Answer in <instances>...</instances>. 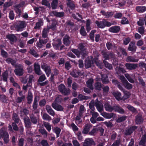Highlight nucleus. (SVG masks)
I'll return each mask as SVG.
<instances>
[{"label": "nucleus", "mask_w": 146, "mask_h": 146, "mask_svg": "<svg viewBox=\"0 0 146 146\" xmlns=\"http://www.w3.org/2000/svg\"><path fill=\"white\" fill-rule=\"evenodd\" d=\"M137 126L135 125L130 127L126 129L125 131V134L126 135H131L133 131L137 129Z\"/></svg>", "instance_id": "6"}, {"label": "nucleus", "mask_w": 146, "mask_h": 146, "mask_svg": "<svg viewBox=\"0 0 146 146\" xmlns=\"http://www.w3.org/2000/svg\"><path fill=\"white\" fill-rule=\"evenodd\" d=\"M125 66L127 69L132 70L136 69L138 67V64H137L126 63L125 64Z\"/></svg>", "instance_id": "10"}, {"label": "nucleus", "mask_w": 146, "mask_h": 146, "mask_svg": "<svg viewBox=\"0 0 146 146\" xmlns=\"http://www.w3.org/2000/svg\"><path fill=\"white\" fill-rule=\"evenodd\" d=\"M92 127V125L91 124H86L83 129L82 133L83 134H87L89 132L90 129Z\"/></svg>", "instance_id": "16"}, {"label": "nucleus", "mask_w": 146, "mask_h": 146, "mask_svg": "<svg viewBox=\"0 0 146 146\" xmlns=\"http://www.w3.org/2000/svg\"><path fill=\"white\" fill-rule=\"evenodd\" d=\"M73 53L75 54L78 57H80V56L81 54L80 51L78 49L74 48H72L70 50Z\"/></svg>", "instance_id": "53"}, {"label": "nucleus", "mask_w": 146, "mask_h": 146, "mask_svg": "<svg viewBox=\"0 0 146 146\" xmlns=\"http://www.w3.org/2000/svg\"><path fill=\"white\" fill-rule=\"evenodd\" d=\"M83 43H80L78 44L79 49L80 50V53L82 56L84 57L87 55L86 49Z\"/></svg>", "instance_id": "5"}, {"label": "nucleus", "mask_w": 146, "mask_h": 146, "mask_svg": "<svg viewBox=\"0 0 146 146\" xmlns=\"http://www.w3.org/2000/svg\"><path fill=\"white\" fill-rule=\"evenodd\" d=\"M95 30H92L90 34V39L93 41H94V34L96 33Z\"/></svg>", "instance_id": "60"}, {"label": "nucleus", "mask_w": 146, "mask_h": 146, "mask_svg": "<svg viewBox=\"0 0 146 146\" xmlns=\"http://www.w3.org/2000/svg\"><path fill=\"white\" fill-rule=\"evenodd\" d=\"M80 35L82 36H86L87 33L85 31V29L83 26L81 27L80 31Z\"/></svg>", "instance_id": "43"}, {"label": "nucleus", "mask_w": 146, "mask_h": 146, "mask_svg": "<svg viewBox=\"0 0 146 146\" xmlns=\"http://www.w3.org/2000/svg\"><path fill=\"white\" fill-rule=\"evenodd\" d=\"M95 23L99 28L101 29H103L106 27H110L111 25H114L113 23H112L106 21L105 19H103L101 21H96Z\"/></svg>", "instance_id": "1"}, {"label": "nucleus", "mask_w": 146, "mask_h": 146, "mask_svg": "<svg viewBox=\"0 0 146 146\" xmlns=\"http://www.w3.org/2000/svg\"><path fill=\"white\" fill-rule=\"evenodd\" d=\"M94 64L93 59L92 60L89 59L85 60L84 63L85 67L86 68H88L90 67L92 65Z\"/></svg>", "instance_id": "27"}, {"label": "nucleus", "mask_w": 146, "mask_h": 146, "mask_svg": "<svg viewBox=\"0 0 146 146\" xmlns=\"http://www.w3.org/2000/svg\"><path fill=\"white\" fill-rule=\"evenodd\" d=\"M49 29L46 28L43 29L42 32V37L43 38H45L48 37V33L49 32Z\"/></svg>", "instance_id": "35"}, {"label": "nucleus", "mask_w": 146, "mask_h": 146, "mask_svg": "<svg viewBox=\"0 0 146 146\" xmlns=\"http://www.w3.org/2000/svg\"><path fill=\"white\" fill-rule=\"evenodd\" d=\"M104 108L106 111L111 112L114 110V106H111L108 102H106L104 105Z\"/></svg>", "instance_id": "15"}, {"label": "nucleus", "mask_w": 146, "mask_h": 146, "mask_svg": "<svg viewBox=\"0 0 146 146\" xmlns=\"http://www.w3.org/2000/svg\"><path fill=\"white\" fill-rule=\"evenodd\" d=\"M7 37L11 41L14 42L15 40H16L17 38L16 36L13 34L8 35L7 36Z\"/></svg>", "instance_id": "52"}, {"label": "nucleus", "mask_w": 146, "mask_h": 146, "mask_svg": "<svg viewBox=\"0 0 146 146\" xmlns=\"http://www.w3.org/2000/svg\"><path fill=\"white\" fill-rule=\"evenodd\" d=\"M116 74L119 76L121 73L123 74L126 72L125 70L123 68H121L119 66L115 68Z\"/></svg>", "instance_id": "25"}, {"label": "nucleus", "mask_w": 146, "mask_h": 146, "mask_svg": "<svg viewBox=\"0 0 146 146\" xmlns=\"http://www.w3.org/2000/svg\"><path fill=\"white\" fill-rule=\"evenodd\" d=\"M58 0H52L51 3V6L52 9H56L58 7Z\"/></svg>", "instance_id": "39"}, {"label": "nucleus", "mask_w": 146, "mask_h": 146, "mask_svg": "<svg viewBox=\"0 0 146 146\" xmlns=\"http://www.w3.org/2000/svg\"><path fill=\"white\" fill-rule=\"evenodd\" d=\"M125 77L130 83H133L134 82V80L131 78L128 74H125Z\"/></svg>", "instance_id": "59"}, {"label": "nucleus", "mask_w": 146, "mask_h": 146, "mask_svg": "<svg viewBox=\"0 0 146 146\" xmlns=\"http://www.w3.org/2000/svg\"><path fill=\"white\" fill-rule=\"evenodd\" d=\"M25 95H22V96L18 97L16 100V102L17 103H20L22 101H24L25 100Z\"/></svg>", "instance_id": "40"}, {"label": "nucleus", "mask_w": 146, "mask_h": 146, "mask_svg": "<svg viewBox=\"0 0 146 146\" xmlns=\"http://www.w3.org/2000/svg\"><path fill=\"white\" fill-rule=\"evenodd\" d=\"M102 115L105 118L108 119H110L113 116V113H109L106 112H104Z\"/></svg>", "instance_id": "42"}, {"label": "nucleus", "mask_w": 146, "mask_h": 146, "mask_svg": "<svg viewBox=\"0 0 146 146\" xmlns=\"http://www.w3.org/2000/svg\"><path fill=\"white\" fill-rule=\"evenodd\" d=\"M44 70L47 76L49 77L50 74L51 73V70L50 66H48L44 69Z\"/></svg>", "instance_id": "46"}, {"label": "nucleus", "mask_w": 146, "mask_h": 146, "mask_svg": "<svg viewBox=\"0 0 146 146\" xmlns=\"http://www.w3.org/2000/svg\"><path fill=\"white\" fill-rule=\"evenodd\" d=\"M52 106L54 109L57 111H59L63 110L64 108L61 105H58L55 103H52Z\"/></svg>", "instance_id": "19"}, {"label": "nucleus", "mask_w": 146, "mask_h": 146, "mask_svg": "<svg viewBox=\"0 0 146 146\" xmlns=\"http://www.w3.org/2000/svg\"><path fill=\"white\" fill-rule=\"evenodd\" d=\"M101 80L104 84H107L109 82L108 76L106 74L101 75Z\"/></svg>", "instance_id": "38"}, {"label": "nucleus", "mask_w": 146, "mask_h": 146, "mask_svg": "<svg viewBox=\"0 0 146 146\" xmlns=\"http://www.w3.org/2000/svg\"><path fill=\"white\" fill-rule=\"evenodd\" d=\"M43 19H38V22L36 23L34 29H39L41 26L43 25Z\"/></svg>", "instance_id": "31"}, {"label": "nucleus", "mask_w": 146, "mask_h": 146, "mask_svg": "<svg viewBox=\"0 0 146 146\" xmlns=\"http://www.w3.org/2000/svg\"><path fill=\"white\" fill-rule=\"evenodd\" d=\"M8 76V71L6 70L2 73L1 78H2L4 82H6L7 81Z\"/></svg>", "instance_id": "29"}, {"label": "nucleus", "mask_w": 146, "mask_h": 146, "mask_svg": "<svg viewBox=\"0 0 146 146\" xmlns=\"http://www.w3.org/2000/svg\"><path fill=\"white\" fill-rule=\"evenodd\" d=\"M66 88L65 85L63 84H62L58 86V90L61 93Z\"/></svg>", "instance_id": "63"}, {"label": "nucleus", "mask_w": 146, "mask_h": 146, "mask_svg": "<svg viewBox=\"0 0 146 146\" xmlns=\"http://www.w3.org/2000/svg\"><path fill=\"white\" fill-rule=\"evenodd\" d=\"M1 55L4 58H6L8 56L9 54L7 52L3 49H1Z\"/></svg>", "instance_id": "56"}, {"label": "nucleus", "mask_w": 146, "mask_h": 146, "mask_svg": "<svg viewBox=\"0 0 146 146\" xmlns=\"http://www.w3.org/2000/svg\"><path fill=\"white\" fill-rule=\"evenodd\" d=\"M93 61L94 63H95L96 65L99 68L102 69L103 67L102 63L98 60V59L96 57L93 58Z\"/></svg>", "instance_id": "21"}, {"label": "nucleus", "mask_w": 146, "mask_h": 146, "mask_svg": "<svg viewBox=\"0 0 146 146\" xmlns=\"http://www.w3.org/2000/svg\"><path fill=\"white\" fill-rule=\"evenodd\" d=\"M123 84L124 86L128 90L131 89L132 88V85L131 84L129 83L127 81L126 82H125V83H124Z\"/></svg>", "instance_id": "45"}, {"label": "nucleus", "mask_w": 146, "mask_h": 146, "mask_svg": "<svg viewBox=\"0 0 146 146\" xmlns=\"http://www.w3.org/2000/svg\"><path fill=\"white\" fill-rule=\"evenodd\" d=\"M70 37L68 35H66L63 39L64 44L66 46H68L70 43Z\"/></svg>", "instance_id": "17"}, {"label": "nucleus", "mask_w": 146, "mask_h": 146, "mask_svg": "<svg viewBox=\"0 0 146 146\" xmlns=\"http://www.w3.org/2000/svg\"><path fill=\"white\" fill-rule=\"evenodd\" d=\"M16 68L14 70V72L16 75L18 76H22L24 74L23 66L21 64H16L15 66Z\"/></svg>", "instance_id": "2"}, {"label": "nucleus", "mask_w": 146, "mask_h": 146, "mask_svg": "<svg viewBox=\"0 0 146 146\" xmlns=\"http://www.w3.org/2000/svg\"><path fill=\"white\" fill-rule=\"evenodd\" d=\"M23 120L25 127L28 129L31 128L32 122L29 118L28 116L25 117L24 118Z\"/></svg>", "instance_id": "9"}, {"label": "nucleus", "mask_w": 146, "mask_h": 146, "mask_svg": "<svg viewBox=\"0 0 146 146\" xmlns=\"http://www.w3.org/2000/svg\"><path fill=\"white\" fill-rule=\"evenodd\" d=\"M121 28L120 26H115L110 27L108 30L111 33H118L120 30Z\"/></svg>", "instance_id": "13"}, {"label": "nucleus", "mask_w": 146, "mask_h": 146, "mask_svg": "<svg viewBox=\"0 0 146 146\" xmlns=\"http://www.w3.org/2000/svg\"><path fill=\"white\" fill-rule=\"evenodd\" d=\"M25 24L24 21H18L14 24V27L17 31H21L25 27Z\"/></svg>", "instance_id": "4"}, {"label": "nucleus", "mask_w": 146, "mask_h": 146, "mask_svg": "<svg viewBox=\"0 0 146 146\" xmlns=\"http://www.w3.org/2000/svg\"><path fill=\"white\" fill-rule=\"evenodd\" d=\"M33 98V96L32 93L31 91L29 90L28 92L27 96V103L28 104H30L32 103Z\"/></svg>", "instance_id": "18"}, {"label": "nucleus", "mask_w": 146, "mask_h": 146, "mask_svg": "<svg viewBox=\"0 0 146 146\" xmlns=\"http://www.w3.org/2000/svg\"><path fill=\"white\" fill-rule=\"evenodd\" d=\"M144 120L142 115L140 113L138 114L135 117V122L137 125L140 124L142 123Z\"/></svg>", "instance_id": "12"}, {"label": "nucleus", "mask_w": 146, "mask_h": 146, "mask_svg": "<svg viewBox=\"0 0 146 146\" xmlns=\"http://www.w3.org/2000/svg\"><path fill=\"white\" fill-rule=\"evenodd\" d=\"M34 66V70L35 73L38 75H41L42 74V72L40 70V65L38 63H35Z\"/></svg>", "instance_id": "14"}, {"label": "nucleus", "mask_w": 146, "mask_h": 146, "mask_svg": "<svg viewBox=\"0 0 146 146\" xmlns=\"http://www.w3.org/2000/svg\"><path fill=\"white\" fill-rule=\"evenodd\" d=\"M137 47L136 46L135 42L134 41H131L129 44L128 50L131 51L133 53L136 52Z\"/></svg>", "instance_id": "8"}, {"label": "nucleus", "mask_w": 146, "mask_h": 146, "mask_svg": "<svg viewBox=\"0 0 146 146\" xmlns=\"http://www.w3.org/2000/svg\"><path fill=\"white\" fill-rule=\"evenodd\" d=\"M112 94L115 97L116 99L117 100L119 101L122 100L121 98V94L119 92H113Z\"/></svg>", "instance_id": "33"}, {"label": "nucleus", "mask_w": 146, "mask_h": 146, "mask_svg": "<svg viewBox=\"0 0 146 146\" xmlns=\"http://www.w3.org/2000/svg\"><path fill=\"white\" fill-rule=\"evenodd\" d=\"M146 142V134L145 133L143 135L141 138V140L139 142V145L144 146L145 145Z\"/></svg>", "instance_id": "36"}, {"label": "nucleus", "mask_w": 146, "mask_h": 146, "mask_svg": "<svg viewBox=\"0 0 146 146\" xmlns=\"http://www.w3.org/2000/svg\"><path fill=\"white\" fill-rule=\"evenodd\" d=\"M127 117L126 116H123L118 117L116 120V122L118 123H120L125 121L127 119Z\"/></svg>", "instance_id": "50"}, {"label": "nucleus", "mask_w": 146, "mask_h": 146, "mask_svg": "<svg viewBox=\"0 0 146 146\" xmlns=\"http://www.w3.org/2000/svg\"><path fill=\"white\" fill-rule=\"evenodd\" d=\"M70 93V90L69 88H66L61 93L64 96H68Z\"/></svg>", "instance_id": "47"}, {"label": "nucleus", "mask_w": 146, "mask_h": 146, "mask_svg": "<svg viewBox=\"0 0 146 146\" xmlns=\"http://www.w3.org/2000/svg\"><path fill=\"white\" fill-rule=\"evenodd\" d=\"M39 131L44 136L47 137L48 133L44 129L41 128L39 129Z\"/></svg>", "instance_id": "61"}, {"label": "nucleus", "mask_w": 146, "mask_h": 146, "mask_svg": "<svg viewBox=\"0 0 146 146\" xmlns=\"http://www.w3.org/2000/svg\"><path fill=\"white\" fill-rule=\"evenodd\" d=\"M139 60L137 58H135L133 57L129 56H127L126 61L127 62H138Z\"/></svg>", "instance_id": "28"}, {"label": "nucleus", "mask_w": 146, "mask_h": 146, "mask_svg": "<svg viewBox=\"0 0 146 146\" xmlns=\"http://www.w3.org/2000/svg\"><path fill=\"white\" fill-rule=\"evenodd\" d=\"M12 119L14 121L12 123H18L21 121L18 114L16 113H14L12 115Z\"/></svg>", "instance_id": "26"}, {"label": "nucleus", "mask_w": 146, "mask_h": 146, "mask_svg": "<svg viewBox=\"0 0 146 146\" xmlns=\"http://www.w3.org/2000/svg\"><path fill=\"white\" fill-rule=\"evenodd\" d=\"M95 144V143L92 138H87L84 140L83 146H91Z\"/></svg>", "instance_id": "7"}, {"label": "nucleus", "mask_w": 146, "mask_h": 146, "mask_svg": "<svg viewBox=\"0 0 146 146\" xmlns=\"http://www.w3.org/2000/svg\"><path fill=\"white\" fill-rule=\"evenodd\" d=\"M0 101L2 103H7V99L6 96L3 94H0Z\"/></svg>", "instance_id": "41"}, {"label": "nucleus", "mask_w": 146, "mask_h": 146, "mask_svg": "<svg viewBox=\"0 0 146 146\" xmlns=\"http://www.w3.org/2000/svg\"><path fill=\"white\" fill-rule=\"evenodd\" d=\"M102 54L103 55V57L105 58L104 60H109V58L108 57V52H105L104 51H102Z\"/></svg>", "instance_id": "57"}, {"label": "nucleus", "mask_w": 146, "mask_h": 146, "mask_svg": "<svg viewBox=\"0 0 146 146\" xmlns=\"http://www.w3.org/2000/svg\"><path fill=\"white\" fill-rule=\"evenodd\" d=\"M67 1L66 3L67 6L69 7L71 10H74L75 9V6L73 2L71 0H67Z\"/></svg>", "instance_id": "32"}, {"label": "nucleus", "mask_w": 146, "mask_h": 146, "mask_svg": "<svg viewBox=\"0 0 146 146\" xmlns=\"http://www.w3.org/2000/svg\"><path fill=\"white\" fill-rule=\"evenodd\" d=\"M43 125L48 131L50 132L51 129V125H50L48 123L46 122H43Z\"/></svg>", "instance_id": "48"}, {"label": "nucleus", "mask_w": 146, "mask_h": 146, "mask_svg": "<svg viewBox=\"0 0 146 146\" xmlns=\"http://www.w3.org/2000/svg\"><path fill=\"white\" fill-rule=\"evenodd\" d=\"M114 110L115 112H117L120 114H123L125 111L124 109L118 105L115 104L114 106Z\"/></svg>", "instance_id": "11"}, {"label": "nucleus", "mask_w": 146, "mask_h": 146, "mask_svg": "<svg viewBox=\"0 0 146 146\" xmlns=\"http://www.w3.org/2000/svg\"><path fill=\"white\" fill-rule=\"evenodd\" d=\"M43 119L45 120L50 121L51 120V117L47 113H44L42 116Z\"/></svg>", "instance_id": "51"}, {"label": "nucleus", "mask_w": 146, "mask_h": 146, "mask_svg": "<svg viewBox=\"0 0 146 146\" xmlns=\"http://www.w3.org/2000/svg\"><path fill=\"white\" fill-rule=\"evenodd\" d=\"M62 44V42L60 40H58L56 42L52 43L54 48L57 50H59L60 46Z\"/></svg>", "instance_id": "20"}, {"label": "nucleus", "mask_w": 146, "mask_h": 146, "mask_svg": "<svg viewBox=\"0 0 146 146\" xmlns=\"http://www.w3.org/2000/svg\"><path fill=\"white\" fill-rule=\"evenodd\" d=\"M30 118L31 122L34 124H36L37 123L38 118V117L32 114L30 115Z\"/></svg>", "instance_id": "24"}, {"label": "nucleus", "mask_w": 146, "mask_h": 146, "mask_svg": "<svg viewBox=\"0 0 146 146\" xmlns=\"http://www.w3.org/2000/svg\"><path fill=\"white\" fill-rule=\"evenodd\" d=\"M2 138L5 144L8 143L9 141V135L6 131L2 130L0 132V139Z\"/></svg>", "instance_id": "3"}, {"label": "nucleus", "mask_w": 146, "mask_h": 146, "mask_svg": "<svg viewBox=\"0 0 146 146\" xmlns=\"http://www.w3.org/2000/svg\"><path fill=\"white\" fill-rule=\"evenodd\" d=\"M29 110L26 108H23L20 111V116L21 117L27 116L29 113Z\"/></svg>", "instance_id": "23"}, {"label": "nucleus", "mask_w": 146, "mask_h": 146, "mask_svg": "<svg viewBox=\"0 0 146 146\" xmlns=\"http://www.w3.org/2000/svg\"><path fill=\"white\" fill-rule=\"evenodd\" d=\"M121 23L122 25H125L129 24V22L127 18L123 17L122 18Z\"/></svg>", "instance_id": "62"}, {"label": "nucleus", "mask_w": 146, "mask_h": 146, "mask_svg": "<svg viewBox=\"0 0 146 146\" xmlns=\"http://www.w3.org/2000/svg\"><path fill=\"white\" fill-rule=\"evenodd\" d=\"M103 63L104 64L105 67L108 68L109 70L112 69V66L106 60H103Z\"/></svg>", "instance_id": "44"}, {"label": "nucleus", "mask_w": 146, "mask_h": 146, "mask_svg": "<svg viewBox=\"0 0 146 146\" xmlns=\"http://www.w3.org/2000/svg\"><path fill=\"white\" fill-rule=\"evenodd\" d=\"M61 131V129L58 127H56L54 129V132L56 134V137H58L59 136V134Z\"/></svg>", "instance_id": "58"}, {"label": "nucleus", "mask_w": 146, "mask_h": 146, "mask_svg": "<svg viewBox=\"0 0 146 146\" xmlns=\"http://www.w3.org/2000/svg\"><path fill=\"white\" fill-rule=\"evenodd\" d=\"M138 32L141 35H143L145 33L144 28V27H139L138 28Z\"/></svg>", "instance_id": "64"}, {"label": "nucleus", "mask_w": 146, "mask_h": 146, "mask_svg": "<svg viewBox=\"0 0 146 146\" xmlns=\"http://www.w3.org/2000/svg\"><path fill=\"white\" fill-rule=\"evenodd\" d=\"M127 108L130 111H131L133 113H136L137 112L136 109L133 106L129 105L127 106Z\"/></svg>", "instance_id": "55"}, {"label": "nucleus", "mask_w": 146, "mask_h": 146, "mask_svg": "<svg viewBox=\"0 0 146 146\" xmlns=\"http://www.w3.org/2000/svg\"><path fill=\"white\" fill-rule=\"evenodd\" d=\"M41 4L42 5L45 6L49 8L51 7L50 3L47 0H42Z\"/></svg>", "instance_id": "49"}, {"label": "nucleus", "mask_w": 146, "mask_h": 146, "mask_svg": "<svg viewBox=\"0 0 146 146\" xmlns=\"http://www.w3.org/2000/svg\"><path fill=\"white\" fill-rule=\"evenodd\" d=\"M136 10L139 13H142L146 11L145 6H137L136 8Z\"/></svg>", "instance_id": "37"}, {"label": "nucleus", "mask_w": 146, "mask_h": 146, "mask_svg": "<svg viewBox=\"0 0 146 146\" xmlns=\"http://www.w3.org/2000/svg\"><path fill=\"white\" fill-rule=\"evenodd\" d=\"M93 82L94 80L93 79L90 78L86 82L87 86L92 90L93 89L92 86Z\"/></svg>", "instance_id": "34"}, {"label": "nucleus", "mask_w": 146, "mask_h": 146, "mask_svg": "<svg viewBox=\"0 0 146 146\" xmlns=\"http://www.w3.org/2000/svg\"><path fill=\"white\" fill-rule=\"evenodd\" d=\"M95 105L99 112H101L103 110V106L99 101L96 102L95 103Z\"/></svg>", "instance_id": "22"}, {"label": "nucleus", "mask_w": 146, "mask_h": 146, "mask_svg": "<svg viewBox=\"0 0 146 146\" xmlns=\"http://www.w3.org/2000/svg\"><path fill=\"white\" fill-rule=\"evenodd\" d=\"M95 88L96 90H101L102 89V85L99 82H96L95 84Z\"/></svg>", "instance_id": "54"}, {"label": "nucleus", "mask_w": 146, "mask_h": 146, "mask_svg": "<svg viewBox=\"0 0 146 146\" xmlns=\"http://www.w3.org/2000/svg\"><path fill=\"white\" fill-rule=\"evenodd\" d=\"M47 112L50 115L54 116L55 115V113L54 110L51 108V106L48 105H46V108Z\"/></svg>", "instance_id": "30"}]
</instances>
